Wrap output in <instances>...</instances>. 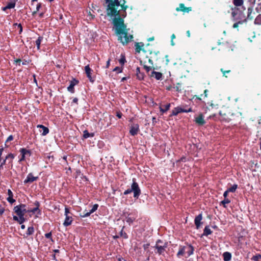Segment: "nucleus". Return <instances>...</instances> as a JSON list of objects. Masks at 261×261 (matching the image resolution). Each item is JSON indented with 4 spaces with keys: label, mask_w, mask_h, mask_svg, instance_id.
Masks as SVG:
<instances>
[{
    "label": "nucleus",
    "mask_w": 261,
    "mask_h": 261,
    "mask_svg": "<svg viewBox=\"0 0 261 261\" xmlns=\"http://www.w3.org/2000/svg\"><path fill=\"white\" fill-rule=\"evenodd\" d=\"M186 111L185 109L181 107H177L175 108L172 111V115L176 116L178 114L182 112L185 113Z\"/></svg>",
    "instance_id": "18"
},
{
    "label": "nucleus",
    "mask_w": 261,
    "mask_h": 261,
    "mask_svg": "<svg viewBox=\"0 0 261 261\" xmlns=\"http://www.w3.org/2000/svg\"><path fill=\"white\" fill-rule=\"evenodd\" d=\"M253 11V7L250 6L247 8V17H244L242 20L244 19H246V22L247 21V20H252L253 18V16L252 15V13Z\"/></svg>",
    "instance_id": "15"
},
{
    "label": "nucleus",
    "mask_w": 261,
    "mask_h": 261,
    "mask_svg": "<svg viewBox=\"0 0 261 261\" xmlns=\"http://www.w3.org/2000/svg\"><path fill=\"white\" fill-rule=\"evenodd\" d=\"M150 76L154 77L156 80H161L163 77L162 73L154 71L151 72Z\"/></svg>",
    "instance_id": "19"
},
{
    "label": "nucleus",
    "mask_w": 261,
    "mask_h": 261,
    "mask_svg": "<svg viewBox=\"0 0 261 261\" xmlns=\"http://www.w3.org/2000/svg\"><path fill=\"white\" fill-rule=\"evenodd\" d=\"M13 139V136H12V135H10V136H9L8 137V138H7V140H6V143H7V142H9V141H12Z\"/></svg>",
    "instance_id": "45"
},
{
    "label": "nucleus",
    "mask_w": 261,
    "mask_h": 261,
    "mask_svg": "<svg viewBox=\"0 0 261 261\" xmlns=\"http://www.w3.org/2000/svg\"><path fill=\"white\" fill-rule=\"evenodd\" d=\"M113 71H116L117 73H120L122 72V69L119 67H116L114 69Z\"/></svg>",
    "instance_id": "41"
},
{
    "label": "nucleus",
    "mask_w": 261,
    "mask_h": 261,
    "mask_svg": "<svg viewBox=\"0 0 261 261\" xmlns=\"http://www.w3.org/2000/svg\"><path fill=\"white\" fill-rule=\"evenodd\" d=\"M117 116L119 118H121L122 117V114L121 113H119V112H118L117 113Z\"/></svg>",
    "instance_id": "53"
},
{
    "label": "nucleus",
    "mask_w": 261,
    "mask_h": 261,
    "mask_svg": "<svg viewBox=\"0 0 261 261\" xmlns=\"http://www.w3.org/2000/svg\"><path fill=\"white\" fill-rule=\"evenodd\" d=\"M224 260L228 261V252H225L223 253Z\"/></svg>",
    "instance_id": "38"
},
{
    "label": "nucleus",
    "mask_w": 261,
    "mask_h": 261,
    "mask_svg": "<svg viewBox=\"0 0 261 261\" xmlns=\"http://www.w3.org/2000/svg\"><path fill=\"white\" fill-rule=\"evenodd\" d=\"M255 10L258 13L261 12V2L258 4ZM254 23L257 25L261 24V14H259L256 16L254 20Z\"/></svg>",
    "instance_id": "8"
},
{
    "label": "nucleus",
    "mask_w": 261,
    "mask_h": 261,
    "mask_svg": "<svg viewBox=\"0 0 261 261\" xmlns=\"http://www.w3.org/2000/svg\"><path fill=\"white\" fill-rule=\"evenodd\" d=\"M120 235L121 237H123L124 239H127L128 236L126 234V232H123V229H121V231L120 232Z\"/></svg>",
    "instance_id": "34"
},
{
    "label": "nucleus",
    "mask_w": 261,
    "mask_h": 261,
    "mask_svg": "<svg viewBox=\"0 0 261 261\" xmlns=\"http://www.w3.org/2000/svg\"><path fill=\"white\" fill-rule=\"evenodd\" d=\"M14 158V155L12 153H9L5 157L4 160H6V161L8 160L9 163H12Z\"/></svg>",
    "instance_id": "27"
},
{
    "label": "nucleus",
    "mask_w": 261,
    "mask_h": 261,
    "mask_svg": "<svg viewBox=\"0 0 261 261\" xmlns=\"http://www.w3.org/2000/svg\"><path fill=\"white\" fill-rule=\"evenodd\" d=\"M139 131V126L138 124H134L131 125L129 130V133L132 136H135L138 134Z\"/></svg>",
    "instance_id": "11"
},
{
    "label": "nucleus",
    "mask_w": 261,
    "mask_h": 261,
    "mask_svg": "<svg viewBox=\"0 0 261 261\" xmlns=\"http://www.w3.org/2000/svg\"><path fill=\"white\" fill-rule=\"evenodd\" d=\"M65 219L63 223V225L64 226H68L71 224L73 219L72 217V214L70 213L69 208L67 207H65Z\"/></svg>",
    "instance_id": "7"
},
{
    "label": "nucleus",
    "mask_w": 261,
    "mask_h": 261,
    "mask_svg": "<svg viewBox=\"0 0 261 261\" xmlns=\"http://www.w3.org/2000/svg\"><path fill=\"white\" fill-rule=\"evenodd\" d=\"M202 219V214H199L197 216L194 220V223L196 225V228L198 229L200 228L201 224V220Z\"/></svg>",
    "instance_id": "16"
},
{
    "label": "nucleus",
    "mask_w": 261,
    "mask_h": 261,
    "mask_svg": "<svg viewBox=\"0 0 261 261\" xmlns=\"http://www.w3.org/2000/svg\"><path fill=\"white\" fill-rule=\"evenodd\" d=\"M13 218L14 220L17 221L19 224H22L25 221L24 218H21V217L14 216Z\"/></svg>",
    "instance_id": "26"
},
{
    "label": "nucleus",
    "mask_w": 261,
    "mask_h": 261,
    "mask_svg": "<svg viewBox=\"0 0 261 261\" xmlns=\"http://www.w3.org/2000/svg\"><path fill=\"white\" fill-rule=\"evenodd\" d=\"M34 204L36 206V207L33 209L27 210L28 212V213H32L33 214H35V213L37 212L38 214L40 215L41 212H40V210L39 209V207L40 206L39 202L38 201H36L34 203Z\"/></svg>",
    "instance_id": "17"
},
{
    "label": "nucleus",
    "mask_w": 261,
    "mask_h": 261,
    "mask_svg": "<svg viewBox=\"0 0 261 261\" xmlns=\"http://www.w3.org/2000/svg\"><path fill=\"white\" fill-rule=\"evenodd\" d=\"M230 8V14L231 19L236 21L232 27L234 29L238 28L239 25L246 23V19L245 17L244 12L246 8L244 6V0H232Z\"/></svg>",
    "instance_id": "2"
},
{
    "label": "nucleus",
    "mask_w": 261,
    "mask_h": 261,
    "mask_svg": "<svg viewBox=\"0 0 261 261\" xmlns=\"http://www.w3.org/2000/svg\"><path fill=\"white\" fill-rule=\"evenodd\" d=\"M16 62L19 65H20L21 60L20 59L17 60Z\"/></svg>",
    "instance_id": "58"
},
{
    "label": "nucleus",
    "mask_w": 261,
    "mask_h": 261,
    "mask_svg": "<svg viewBox=\"0 0 261 261\" xmlns=\"http://www.w3.org/2000/svg\"><path fill=\"white\" fill-rule=\"evenodd\" d=\"M77 101H78V98L76 97L74 98L72 100V103H75L77 104Z\"/></svg>",
    "instance_id": "50"
},
{
    "label": "nucleus",
    "mask_w": 261,
    "mask_h": 261,
    "mask_svg": "<svg viewBox=\"0 0 261 261\" xmlns=\"http://www.w3.org/2000/svg\"><path fill=\"white\" fill-rule=\"evenodd\" d=\"M98 207V204H95L93 205L91 210L89 212H84L83 215H81V217L85 218L89 216L91 214L95 212Z\"/></svg>",
    "instance_id": "12"
},
{
    "label": "nucleus",
    "mask_w": 261,
    "mask_h": 261,
    "mask_svg": "<svg viewBox=\"0 0 261 261\" xmlns=\"http://www.w3.org/2000/svg\"><path fill=\"white\" fill-rule=\"evenodd\" d=\"M136 75L138 79L140 80H143L144 78L143 73L140 72V69L139 67H137L136 69Z\"/></svg>",
    "instance_id": "24"
},
{
    "label": "nucleus",
    "mask_w": 261,
    "mask_h": 261,
    "mask_svg": "<svg viewBox=\"0 0 261 261\" xmlns=\"http://www.w3.org/2000/svg\"><path fill=\"white\" fill-rule=\"evenodd\" d=\"M7 9H8V8H7V6L6 7L2 8V10L4 11H6Z\"/></svg>",
    "instance_id": "60"
},
{
    "label": "nucleus",
    "mask_w": 261,
    "mask_h": 261,
    "mask_svg": "<svg viewBox=\"0 0 261 261\" xmlns=\"http://www.w3.org/2000/svg\"><path fill=\"white\" fill-rule=\"evenodd\" d=\"M15 27H17V29H18L19 30V33L20 34L22 31V25H21V24H17L16 23L15 24Z\"/></svg>",
    "instance_id": "36"
},
{
    "label": "nucleus",
    "mask_w": 261,
    "mask_h": 261,
    "mask_svg": "<svg viewBox=\"0 0 261 261\" xmlns=\"http://www.w3.org/2000/svg\"><path fill=\"white\" fill-rule=\"evenodd\" d=\"M195 122L200 125H202L205 123V121L204 120V116L202 113H200L198 116L195 117Z\"/></svg>",
    "instance_id": "13"
},
{
    "label": "nucleus",
    "mask_w": 261,
    "mask_h": 261,
    "mask_svg": "<svg viewBox=\"0 0 261 261\" xmlns=\"http://www.w3.org/2000/svg\"><path fill=\"white\" fill-rule=\"evenodd\" d=\"M135 220V218L134 217L128 216L126 218V222L128 223L129 224H132L134 220Z\"/></svg>",
    "instance_id": "31"
},
{
    "label": "nucleus",
    "mask_w": 261,
    "mask_h": 261,
    "mask_svg": "<svg viewBox=\"0 0 261 261\" xmlns=\"http://www.w3.org/2000/svg\"><path fill=\"white\" fill-rule=\"evenodd\" d=\"M14 211L18 216L21 217V218H24L25 214L28 213V211L26 209V205L23 204L15 206L14 208Z\"/></svg>",
    "instance_id": "6"
},
{
    "label": "nucleus",
    "mask_w": 261,
    "mask_h": 261,
    "mask_svg": "<svg viewBox=\"0 0 261 261\" xmlns=\"http://www.w3.org/2000/svg\"><path fill=\"white\" fill-rule=\"evenodd\" d=\"M119 261H125L123 258H119Z\"/></svg>",
    "instance_id": "64"
},
{
    "label": "nucleus",
    "mask_w": 261,
    "mask_h": 261,
    "mask_svg": "<svg viewBox=\"0 0 261 261\" xmlns=\"http://www.w3.org/2000/svg\"><path fill=\"white\" fill-rule=\"evenodd\" d=\"M187 35L188 36V37H190V36H191V34H190V31H187Z\"/></svg>",
    "instance_id": "57"
},
{
    "label": "nucleus",
    "mask_w": 261,
    "mask_h": 261,
    "mask_svg": "<svg viewBox=\"0 0 261 261\" xmlns=\"http://www.w3.org/2000/svg\"><path fill=\"white\" fill-rule=\"evenodd\" d=\"M125 62V58L124 57H122L120 60H119V62L121 64L123 65L124 64Z\"/></svg>",
    "instance_id": "42"
},
{
    "label": "nucleus",
    "mask_w": 261,
    "mask_h": 261,
    "mask_svg": "<svg viewBox=\"0 0 261 261\" xmlns=\"http://www.w3.org/2000/svg\"><path fill=\"white\" fill-rule=\"evenodd\" d=\"M176 10L177 11H181L183 12H188L191 11V8H190V7L186 8V7H185V6L184 4H180L179 5V7L176 8Z\"/></svg>",
    "instance_id": "20"
},
{
    "label": "nucleus",
    "mask_w": 261,
    "mask_h": 261,
    "mask_svg": "<svg viewBox=\"0 0 261 261\" xmlns=\"http://www.w3.org/2000/svg\"><path fill=\"white\" fill-rule=\"evenodd\" d=\"M85 71L87 75V76L89 80V81L91 83H93L95 81V79L91 76L92 72L93 71V70L90 68L88 65L85 67Z\"/></svg>",
    "instance_id": "9"
},
{
    "label": "nucleus",
    "mask_w": 261,
    "mask_h": 261,
    "mask_svg": "<svg viewBox=\"0 0 261 261\" xmlns=\"http://www.w3.org/2000/svg\"><path fill=\"white\" fill-rule=\"evenodd\" d=\"M164 108H162V107H160V111L162 112L163 113L167 111L169 109H170V103H168L166 105H165L164 106Z\"/></svg>",
    "instance_id": "28"
},
{
    "label": "nucleus",
    "mask_w": 261,
    "mask_h": 261,
    "mask_svg": "<svg viewBox=\"0 0 261 261\" xmlns=\"http://www.w3.org/2000/svg\"><path fill=\"white\" fill-rule=\"evenodd\" d=\"M83 137L85 138H88L89 137H92L94 136V134H90L87 130H85L83 132Z\"/></svg>",
    "instance_id": "30"
},
{
    "label": "nucleus",
    "mask_w": 261,
    "mask_h": 261,
    "mask_svg": "<svg viewBox=\"0 0 261 261\" xmlns=\"http://www.w3.org/2000/svg\"><path fill=\"white\" fill-rule=\"evenodd\" d=\"M207 92H208V90H204V96H205V97H207Z\"/></svg>",
    "instance_id": "54"
},
{
    "label": "nucleus",
    "mask_w": 261,
    "mask_h": 261,
    "mask_svg": "<svg viewBox=\"0 0 261 261\" xmlns=\"http://www.w3.org/2000/svg\"><path fill=\"white\" fill-rule=\"evenodd\" d=\"M5 209L2 205L0 204V215H2L4 212Z\"/></svg>",
    "instance_id": "43"
},
{
    "label": "nucleus",
    "mask_w": 261,
    "mask_h": 261,
    "mask_svg": "<svg viewBox=\"0 0 261 261\" xmlns=\"http://www.w3.org/2000/svg\"><path fill=\"white\" fill-rule=\"evenodd\" d=\"M3 150H4V149L3 148L0 149V159H2L1 156L2 155V152H3Z\"/></svg>",
    "instance_id": "56"
},
{
    "label": "nucleus",
    "mask_w": 261,
    "mask_h": 261,
    "mask_svg": "<svg viewBox=\"0 0 261 261\" xmlns=\"http://www.w3.org/2000/svg\"><path fill=\"white\" fill-rule=\"evenodd\" d=\"M175 35L174 34H172L171 35V40H173L174 39H175Z\"/></svg>",
    "instance_id": "59"
},
{
    "label": "nucleus",
    "mask_w": 261,
    "mask_h": 261,
    "mask_svg": "<svg viewBox=\"0 0 261 261\" xmlns=\"http://www.w3.org/2000/svg\"><path fill=\"white\" fill-rule=\"evenodd\" d=\"M108 4L107 14L111 17H114L113 23L116 33L118 37V40L123 44H127L133 38V35L128 33L129 29H126L123 20L121 16L125 17V10L127 6H125L124 0H105Z\"/></svg>",
    "instance_id": "1"
},
{
    "label": "nucleus",
    "mask_w": 261,
    "mask_h": 261,
    "mask_svg": "<svg viewBox=\"0 0 261 261\" xmlns=\"http://www.w3.org/2000/svg\"><path fill=\"white\" fill-rule=\"evenodd\" d=\"M228 193V189L226 190L223 194L225 199L221 202V203L223 205V206L225 207H226V204L228 203V200L227 199H226Z\"/></svg>",
    "instance_id": "23"
},
{
    "label": "nucleus",
    "mask_w": 261,
    "mask_h": 261,
    "mask_svg": "<svg viewBox=\"0 0 261 261\" xmlns=\"http://www.w3.org/2000/svg\"><path fill=\"white\" fill-rule=\"evenodd\" d=\"M259 259H261V254H257L252 257L251 260L253 261H258Z\"/></svg>",
    "instance_id": "32"
},
{
    "label": "nucleus",
    "mask_w": 261,
    "mask_h": 261,
    "mask_svg": "<svg viewBox=\"0 0 261 261\" xmlns=\"http://www.w3.org/2000/svg\"><path fill=\"white\" fill-rule=\"evenodd\" d=\"M149 244H145L143 245V248L145 250H146L149 247Z\"/></svg>",
    "instance_id": "49"
},
{
    "label": "nucleus",
    "mask_w": 261,
    "mask_h": 261,
    "mask_svg": "<svg viewBox=\"0 0 261 261\" xmlns=\"http://www.w3.org/2000/svg\"><path fill=\"white\" fill-rule=\"evenodd\" d=\"M110 60H109L107 62V65H106V68H109V66H110Z\"/></svg>",
    "instance_id": "55"
},
{
    "label": "nucleus",
    "mask_w": 261,
    "mask_h": 261,
    "mask_svg": "<svg viewBox=\"0 0 261 261\" xmlns=\"http://www.w3.org/2000/svg\"><path fill=\"white\" fill-rule=\"evenodd\" d=\"M185 113L193 112V110L191 108L188 109H185Z\"/></svg>",
    "instance_id": "52"
},
{
    "label": "nucleus",
    "mask_w": 261,
    "mask_h": 261,
    "mask_svg": "<svg viewBox=\"0 0 261 261\" xmlns=\"http://www.w3.org/2000/svg\"><path fill=\"white\" fill-rule=\"evenodd\" d=\"M221 70L223 72V75L225 76V77H227V75H226V74L228 73V71H223L222 69H221Z\"/></svg>",
    "instance_id": "51"
},
{
    "label": "nucleus",
    "mask_w": 261,
    "mask_h": 261,
    "mask_svg": "<svg viewBox=\"0 0 261 261\" xmlns=\"http://www.w3.org/2000/svg\"><path fill=\"white\" fill-rule=\"evenodd\" d=\"M133 192L134 197L138 199L141 194V190L139 188L138 184L136 182L135 178H133V183L131 185V188L128 189L124 192V195H127L130 193Z\"/></svg>",
    "instance_id": "4"
},
{
    "label": "nucleus",
    "mask_w": 261,
    "mask_h": 261,
    "mask_svg": "<svg viewBox=\"0 0 261 261\" xmlns=\"http://www.w3.org/2000/svg\"><path fill=\"white\" fill-rule=\"evenodd\" d=\"M77 83V81L76 80H74L73 81H71L70 83V85L68 87V90L71 92H74V86Z\"/></svg>",
    "instance_id": "21"
},
{
    "label": "nucleus",
    "mask_w": 261,
    "mask_h": 261,
    "mask_svg": "<svg viewBox=\"0 0 261 261\" xmlns=\"http://www.w3.org/2000/svg\"><path fill=\"white\" fill-rule=\"evenodd\" d=\"M15 6V4L14 3H10L7 5L8 9L14 8Z\"/></svg>",
    "instance_id": "35"
},
{
    "label": "nucleus",
    "mask_w": 261,
    "mask_h": 261,
    "mask_svg": "<svg viewBox=\"0 0 261 261\" xmlns=\"http://www.w3.org/2000/svg\"><path fill=\"white\" fill-rule=\"evenodd\" d=\"M34 232V228L33 226L29 227L25 234H24V237H27L29 236L32 235Z\"/></svg>",
    "instance_id": "22"
},
{
    "label": "nucleus",
    "mask_w": 261,
    "mask_h": 261,
    "mask_svg": "<svg viewBox=\"0 0 261 261\" xmlns=\"http://www.w3.org/2000/svg\"><path fill=\"white\" fill-rule=\"evenodd\" d=\"M42 39H43V37L40 36L38 38V39L36 41V44L37 48L38 50L40 49V44H41V42Z\"/></svg>",
    "instance_id": "29"
},
{
    "label": "nucleus",
    "mask_w": 261,
    "mask_h": 261,
    "mask_svg": "<svg viewBox=\"0 0 261 261\" xmlns=\"http://www.w3.org/2000/svg\"><path fill=\"white\" fill-rule=\"evenodd\" d=\"M8 197H13V193L11 191V190L10 189H9L8 190Z\"/></svg>",
    "instance_id": "44"
},
{
    "label": "nucleus",
    "mask_w": 261,
    "mask_h": 261,
    "mask_svg": "<svg viewBox=\"0 0 261 261\" xmlns=\"http://www.w3.org/2000/svg\"><path fill=\"white\" fill-rule=\"evenodd\" d=\"M38 128H39V132L41 133L42 136H45L49 133L48 128L41 124H39L37 126Z\"/></svg>",
    "instance_id": "14"
},
{
    "label": "nucleus",
    "mask_w": 261,
    "mask_h": 261,
    "mask_svg": "<svg viewBox=\"0 0 261 261\" xmlns=\"http://www.w3.org/2000/svg\"><path fill=\"white\" fill-rule=\"evenodd\" d=\"M7 200L9 203L11 204L13 203L15 201V200L13 198V197H8Z\"/></svg>",
    "instance_id": "37"
},
{
    "label": "nucleus",
    "mask_w": 261,
    "mask_h": 261,
    "mask_svg": "<svg viewBox=\"0 0 261 261\" xmlns=\"http://www.w3.org/2000/svg\"><path fill=\"white\" fill-rule=\"evenodd\" d=\"M144 68L146 70L147 72H149L150 70L151 69V67L147 66H144Z\"/></svg>",
    "instance_id": "47"
},
{
    "label": "nucleus",
    "mask_w": 261,
    "mask_h": 261,
    "mask_svg": "<svg viewBox=\"0 0 261 261\" xmlns=\"http://www.w3.org/2000/svg\"><path fill=\"white\" fill-rule=\"evenodd\" d=\"M136 50L139 52L140 51V47H139V43H136Z\"/></svg>",
    "instance_id": "48"
},
{
    "label": "nucleus",
    "mask_w": 261,
    "mask_h": 261,
    "mask_svg": "<svg viewBox=\"0 0 261 261\" xmlns=\"http://www.w3.org/2000/svg\"><path fill=\"white\" fill-rule=\"evenodd\" d=\"M41 6V4L39 3H37L36 5V11L35 12L38 11Z\"/></svg>",
    "instance_id": "46"
},
{
    "label": "nucleus",
    "mask_w": 261,
    "mask_h": 261,
    "mask_svg": "<svg viewBox=\"0 0 261 261\" xmlns=\"http://www.w3.org/2000/svg\"><path fill=\"white\" fill-rule=\"evenodd\" d=\"M45 237L47 238L50 239L53 241V239L51 238V232H49L45 234Z\"/></svg>",
    "instance_id": "40"
},
{
    "label": "nucleus",
    "mask_w": 261,
    "mask_h": 261,
    "mask_svg": "<svg viewBox=\"0 0 261 261\" xmlns=\"http://www.w3.org/2000/svg\"><path fill=\"white\" fill-rule=\"evenodd\" d=\"M212 232V231L211 229L209 228L208 226H205L204 230H203V236H207L209 234H211Z\"/></svg>",
    "instance_id": "25"
},
{
    "label": "nucleus",
    "mask_w": 261,
    "mask_h": 261,
    "mask_svg": "<svg viewBox=\"0 0 261 261\" xmlns=\"http://www.w3.org/2000/svg\"><path fill=\"white\" fill-rule=\"evenodd\" d=\"M167 246L168 243L167 242H163L161 240H158L154 247L156 250V253L161 255L163 254Z\"/></svg>",
    "instance_id": "5"
},
{
    "label": "nucleus",
    "mask_w": 261,
    "mask_h": 261,
    "mask_svg": "<svg viewBox=\"0 0 261 261\" xmlns=\"http://www.w3.org/2000/svg\"><path fill=\"white\" fill-rule=\"evenodd\" d=\"M21 228L22 229H24L25 228V225L22 224L21 225Z\"/></svg>",
    "instance_id": "62"
},
{
    "label": "nucleus",
    "mask_w": 261,
    "mask_h": 261,
    "mask_svg": "<svg viewBox=\"0 0 261 261\" xmlns=\"http://www.w3.org/2000/svg\"><path fill=\"white\" fill-rule=\"evenodd\" d=\"M171 44L172 45V46H174L175 45V43L173 41V40H171Z\"/></svg>",
    "instance_id": "61"
},
{
    "label": "nucleus",
    "mask_w": 261,
    "mask_h": 261,
    "mask_svg": "<svg viewBox=\"0 0 261 261\" xmlns=\"http://www.w3.org/2000/svg\"><path fill=\"white\" fill-rule=\"evenodd\" d=\"M126 77H123V78L121 79V81H122V82H123V81H124L125 80H126Z\"/></svg>",
    "instance_id": "63"
},
{
    "label": "nucleus",
    "mask_w": 261,
    "mask_h": 261,
    "mask_svg": "<svg viewBox=\"0 0 261 261\" xmlns=\"http://www.w3.org/2000/svg\"><path fill=\"white\" fill-rule=\"evenodd\" d=\"M20 151H21V153L22 154L23 158H24L25 154L29 152V151L27 149H25L24 148L21 149Z\"/></svg>",
    "instance_id": "39"
},
{
    "label": "nucleus",
    "mask_w": 261,
    "mask_h": 261,
    "mask_svg": "<svg viewBox=\"0 0 261 261\" xmlns=\"http://www.w3.org/2000/svg\"><path fill=\"white\" fill-rule=\"evenodd\" d=\"M193 252L194 248L191 245L180 246L176 255L178 258H180L181 256L184 255H185L186 257H189L193 254Z\"/></svg>",
    "instance_id": "3"
},
{
    "label": "nucleus",
    "mask_w": 261,
    "mask_h": 261,
    "mask_svg": "<svg viewBox=\"0 0 261 261\" xmlns=\"http://www.w3.org/2000/svg\"><path fill=\"white\" fill-rule=\"evenodd\" d=\"M238 187V185L236 184L233 185L232 187L229 188V192H234Z\"/></svg>",
    "instance_id": "33"
},
{
    "label": "nucleus",
    "mask_w": 261,
    "mask_h": 261,
    "mask_svg": "<svg viewBox=\"0 0 261 261\" xmlns=\"http://www.w3.org/2000/svg\"><path fill=\"white\" fill-rule=\"evenodd\" d=\"M38 178V176H34L33 174L30 173L28 175L26 179L24 180V184H27L32 183L33 181L37 180Z\"/></svg>",
    "instance_id": "10"
}]
</instances>
